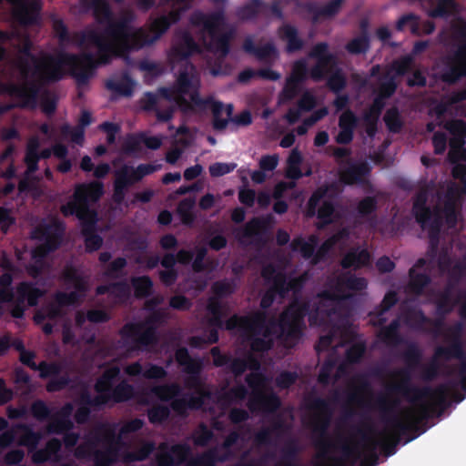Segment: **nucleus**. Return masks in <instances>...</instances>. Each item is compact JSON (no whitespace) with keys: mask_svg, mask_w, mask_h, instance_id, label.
<instances>
[{"mask_svg":"<svg viewBox=\"0 0 466 466\" xmlns=\"http://www.w3.org/2000/svg\"><path fill=\"white\" fill-rule=\"evenodd\" d=\"M32 44L25 41L19 52V73L21 81L9 85L2 81V95L7 93L12 105L2 103V115L11 108L35 109L38 105L41 89L49 84L56 83L65 76L64 66H68L70 75L76 79L77 86H86L88 75L81 66V60H91L89 54L43 53L37 56L31 52ZM5 67L2 65V78Z\"/></svg>","mask_w":466,"mask_h":466,"instance_id":"f257e3e1","label":"nucleus"},{"mask_svg":"<svg viewBox=\"0 0 466 466\" xmlns=\"http://www.w3.org/2000/svg\"><path fill=\"white\" fill-rule=\"evenodd\" d=\"M322 310L317 308L310 312L309 302H291L279 315V319H268L265 311H253L246 316L232 315L226 320L227 330H239L249 341L254 352H267L273 347L270 337L279 329L278 338L284 342L293 343L299 339L305 327V317L309 315L310 324H321L325 319Z\"/></svg>","mask_w":466,"mask_h":466,"instance_id":"f03ea898","label":"nucleus"},{"mask_svg":"<svg viewBox=\"0 0 466 466\" xmlns=\"http://www.w3.org/2000/svg\"><path fill=\"white\" fill-rule=\"evenodd\" d=\"M82 5L92 10L96 23L105 25L102 32L95 28H86L75 34L74 40L81 48L96 47V56L91 52H84L92 56L91 60H81L88 80L95 75L99 66L109 65L113 58H122L124 44L128 36L133 14L125 12L118 19L114 18L113 10L107 0H82Z\"/></svg>","mask_w":466,"mask_h":466,"instance_id":"7ed1b4c3","label":"nucleus"},{"mask_svg":"<svg viewBox=\"0 0 466 466\" xmlns=\"http://www.w3.org/2000/svg\"><path fill=\"white\" fill-rule=\"evenodd\" d=\"M405 368L395 371L400 380L387 387L389 393L400 394L412 404L431 403L434 406L437 416L443 413L447 406L449 387L446 383L436 388L418 387L411 382V372L421 366L422 351L416 343H410L402 353Z\"/></svg>","mask_w":466,"mask_h":466,"instance_id":"20e7f679","label":"nucleus"},{"mask_svg":"<svg viewBox=\"0 0 466 466\" xmlns=\"http://www.w3.org/2000/svg\"><path fill=\"white\" fill-rule=\"evenodd\" d=\"M104 193L103 184L98 181L79 184L76 187L71 198L60 207V212L66 218L75 216L81 223V234L85 239L88 253L98 250L103 238L96 231L98 214L92 204L97 202Z\"/></svg>","mask_w":466,"mask_h":466,"instance_id":"39448f33","label":"nucleus"},{"mask_svg":"<svg viewBox=\"0 0 466 466\" xmlns=\"http://www.w3.org/2000/svg\"><path fill=\"white\" fill-rule=\"evenodd\" d=\"M375 404L382 420L393 430L390 441H379V447H381L386 456H391L396 452V447L401 437H406L409 433L413 432L414 434L408 437L405 441L409 442L420 434L425 432L426 429H420V425L435 415L437 416V413L434 412V406L431 403H422L418 406L416 415H410L406 420L396 414L400 404L399 399H389L385 396H379Z\"/></svg>","mask_w":466,"mask_h":466,"instance_id":"423d86ee","label":"nucleus"},{"mask_svg":"<svg viewBox=\"0 0 466 466\" xmlns=\"http://www.w3.org/2000/svg\"><path fill=\"white\" fill-rule=\"evenodd\" d=\"M189 20L192 25L202 27L201 38L207 51L222 58L229 54L233 32L220 31L226 23L224 6L208 14L201 11L194 12Z\"/></svg>","mask_w":466,"mask_h":466,"instance_id":"0eeeda50","label":"nucleus"},{"mask_svg":"<svg viewBox=\"0 0 466 466\" xmlns=\"http://www.w3.org/2000/svg\"><path fill=\"white\" fill-rule=\"evenodd\" d=\"M308 408L315 412L311 421L314 446L322 458H328L329 454L338 448L336 441L328 432L331 422L332 408L329 401L321 397L310 398ZM336 441L339 442L342 438L339 436Z\"/></svg>","mask_w":466,"mask_h":466,"instance_id":"6e6552de","label":"nucleus"},{"mask_svg":"<svg viewBox=\"0 0 466 466\" xmlns=\"http://www.w3.org/2000/svg\"><path fill=\"white\" fill-rule=\"evenodd\" d=\"M180 17L179 10H172L167 15H162L155 18L149 26V31L152 35L143 27L135 28L130 24L128 36L122 48L124 51L122 58L128 60L132 52L153 45L169 29L171 25L177 23Z\"/></svg>","mask_w":466,"mask_h":466,"instance_id":"1a4fd4ad","label":"nucleus"},{"mask_svg":"<svg viewBox=\"0 0 466 466\" xmlns=\"http://www.w3.org/2000/svg\"><path fill=\"white\" fill-rule=\"evenodd\" d=\"M197 394H184L182 398V388L177 382L165 383L151 387L150 392L159 400L170 402L169 407L179 416H186L188 410H199L209 393L200 387L196 388Z\"/></svg>","mask_w":466,"mask_h":466,"instance_id":"9d476101","label":"nucleus"},{"mask_svg":"<svg viewBox=\"0 0 466 466\" xmlns=\"http://www.w3.org/2000/svg\"><path fill=\"white\" fill-rule=\"evenodd\" d=\"M121 370L118 366H111L106 369L102 374L96 379L94 390L97 394H101L109 402L122 403L130 400L135 396V389L126 380H119Z\"/></svg>","mask_w":466,"mask_h":466,"instance_id":"9b49d317","label":"nucleus"},{"mask_svg":"<svg viewBox=\"0 0 466 466\" xmlns=\"http://www.w3.org/2000/svg\"><path fill=\"white\" fill-rule=\"evenodd\" d=\"M428 194L425 190H420L416 193L412 214L420 227L428 230L431 244L436 246L442 228L443 218L439 208L432 210L427 206Z\"/></svg>","mask_w":466,"mask_h":466,"instance_id":"f8f14e48","label":"nucleus"},{"mask_svg":"<svg viewBox=\"0 0 466 466\" xmlns=\"http://www.w3.org/2000/svg\"><path fill=\"white\" fill-rule=\"evenodd\" d=\"M65 230V224L57 219L37 227L34 231L33 238L43 241V243L32 250L33 260L45 264V258L60 248Z\"/></svg>","mask_w":466,"mask_h":466,"instance_id":"ddd939ff","label":"nucleus"},{"mask_svg":"<svg viewBox=\"0 0 466 466\" xmlns=\"http://www.w3.org/2000/svg\"><path fill=\"white\" fill-rule=\"evenodd\" d=\"M245 380L252 390L248 401V408L251 412L261 410L265 413H274L279 409L281 401L275 392L265 394L261 391L265 385V377L262 373L250 372L246 376Z\"/></svg>","mask_w":466,"mask_h":466,"instance_id":"4468645a","label":"nucleus"},{"mask_svg":"<svg viewBox=\"0 0 466 466\" xmlns=\"http://www.w3.org/2000/svg\"><path fill=\"white\" fill-rule=\"evenodd\" d=\"M240 440H243V436L239 431H232L226 436L220 447L208 449L191 459L187 466H217L218 462H225L232 456L231 448Z\"/></svg>","mask_w":466,"mask_h":466,"instance_id":"2eb2a0df","label":"nucleus"},{"mask_svg":"<svg viewBox=\"0 0 466 466\" xmlns=\"http://www.w3.org/2000/svg\"><path fill=\"white\" fill-rule=\"evenodd\" d=\"M368 286V282L363 277H356L350 273H343L338 276L326 289L319 293V297L323 301L339 302L348 299L344 290L361 291Z\"/></svg>","mask_w":466,"mask_h":466,"instance_id":"dca6fc26","label":"nucleus"},{"mask_svg":"<svg viewBox=\"0 0 466 466\" xmlns=\"http://www.w3.org/2000/svg\"><path fill=\"white\" fill-rule=\"evenodd\" d=\"M11 5L13 21L21 27H31L41 24L43 3L41 0H6Z\"/></svg>","mask_w":466,"mask_h":466,"instance_id":"f3484780","label":"nucleus"},{"mask_svg":"<svg viewBox=\"0 0 466 466\" xmlns=\"http://www.w3.org/2000/svg\"><path fill=\"white\" fill-rule=\"evenodd\" d=\"M309 57L316 60V64L309 71L310 77L316 82L325 79L329 73L339 68L337 56L329 52V44L326 42L314 45Z\"/></svg>","mask_w":466,"mask_h":466,"instance_id":"a211bd4d","label":"nucleus"},{"mask_svg":"<svg viewBox=\"0 0 466 466\" xmlns=\"http://www.w3.org/2000/svg\"><path fill=\"white\" fill-rule=\"evenodd\" d=\"M463 324L457 321L447 329V339L450 344L446 347L439 346L434 350V358H441L446 360L457 359L459 360L466 359L464 344L462 340Z\"/></svg>","mask_w":466,"mask_h":466,"instance_id":"6ab92c4d","label":"nucleus"},{"mask_svg":"<svg viewBox=\"0 0 466 466\" xmlns=\"http://www.w3.org/2000/svg\"><path fill=\"white\" fill-rule=\"evenodd\" d=\"M202 48L196 42L191 33L186 29L175 31L169 57L175 61H186L194 54H201Z\"/></svg>","mask_w":466,"mask_h":466,"instance_id":"aec40b11","label":"nucleus"},{"mask_svg":"<svg viewBox=\"0 0 466 466\" xmlns=\"http://www.w3.org/2000/svg\"><path fill=\"white\" fill-rule=\"evenodd\" d=\"M160 452L156 456L157 466H179L191 454V448L187 443H177L170 447L165 442L159 445Z\"/></svg>","mask_w":466,"mask_h":466,"instance_id":"412c9836","label":"nucleus"},{"mask_svg":"<svg viewBox=\"0 0 466 466\" xmlns=\"http://www.w3.org/2000/svg\"><path fill=\"white\" fill-rule=\"evenodd\" d=\"M195 66L190 62H186L185 66L179 70L177 78L175 84V93L178 96V101L181 104L188 105L185 98L194 87L198 86V80L195 81Z\"/></svg>","mask_w":466,"mask_h":466,"instance_id":"4be33fe9","label":"nucleus"},{"mask_svg":"<svg viewBox=\"0 0 466 466\" xmlns=\"http://www.w3.org/2000/svg\"><path fill=\"white\" fill-rule=\"evenodd\" d=\"M344 2L345 0H330L319 6L317 2L307 1L299 4V6L311 15L313 23H317L320 18H331L338 15Z\"/></svg>","mask_w":466,"mask_h":466,"instance_id":"5701e85b","label":"nucleus"},{"mask_svg":"<svg viewBox=\"0 0 466 466\" xmlns=\"http://www.w3.org/2000/svg\"><path fill=\"white\" fill-rule=\"evenodd\" d=\"M371 167L367 161L359 163L349 162L348 166L339 172V181L348 186L363 184L370 175Z\"/></svg>","mask_w":466,"mask_h":466,"instance_id":"b1692460","label":"nucleus"},{"mask_svg":"<svg viewBox=\"0 0 466 466\" xmlns=\"http://www.w3.org/2000/svg\"><path fill=\"white\" fill-rule=\"evenodd\" d=\"M175 358L178 365L184 367L185 372L191 375L187 381V386L198 388L200 386L198 374L201 370V361L192 359L186 347L178 348L175 352Z\"/></svg>","mask_w":466,"mask_h":466,"instance_id":"393cba45","label":"nucleus"},{"mask_svg":"<svg viewBox=\"0 0 466 466\" xmlns=\"http://www.w3.org/2000/svg\"><path fill=\"white\" fill-rule=\"evenodd\" d=\"M142 325L127 323L121 329L120 334L124 339H131L137 347L149 346L157 342L156 330L153 327L141 331Z\"/></svg>","mask_w":466,"mask_h":466,"instance_id":"a878e982","label":"nucleus"},{"mask_svg":"<svg viewBox=\"0 0 466 466\" xmlns=\"http://www.w3.org/2000/svg\"><path fill=\"white\" fill-rule=\"evenodd\" d=\"M260 274L263 279H269L271 277H274L276 279L278 278H282L284 280L283 286L284 289H286L285 297L289 294V291H300L305 283V279L303 277H297L289 279L286 273L279 270L273 263H268L264 265L261 268Z\"/></svg>","mask_w":466,"mask_h":466,"instance_id":"bb28decb","label":"nucleus"},{"mask_svg":"<svg viewBox=\"0 0 466 466\" xmlns=\"http://www.w3.org/2000/svg\"><path fill=\"white\" fill-rule=\"evenodd\" d=\"M242 48L246 53L256 56L260 62L268 63L271 58H276L279 56L278 49L272 42H268L262 46H257L251 36L245 38Z\"/></svg>","mask_w":466,"mask_h":466,"instance_id":"cd10ccee","label":"nucleus"},{"mask_svg":"<svg viewBox=\"0 0 466 466\" xmlns=\"http://www.w3.org/2000/svg\"><path fill=\"white\" fill-rule=\"evenodd\" d=\"M400 319L396 318L387 326H383L377 332L378 339L389 347H397L404 343L400 331Z\"/></svg>","mask_w":466,"mask_h":466,"instance_id":"c85d7f7f","label":"nucleus"},{"mask_svg":"<svg viewBox=\"0 0 466 466\" xmlns=\"http://www.w3.org/2000/svg\"><path fill=\"white\" fill-rule=\"evenodd\" d=\"M350 238V230L347 228H342L336 233L331 235L319 248L315 251V255L312 259V264L316 265L320 261L324 260L329 251L339 243L347 240Z\"/></svg>","mask_w":466,"mask_h":466,"instance_id":"c756f323","label":"nucleus"},{"mask_svg":"<svg viewBox=\"0 0 466 466\" xmlns=\"http://www.w3.org/2000/svg\"><path fill=\"white\" fill-rule=\"evenodd\" d=\"M267 285H269L268 289L264 292L260 299L261 311H265L269 309L274 303L276 297L279 296L281 299L285 298L284 280L282 278L271 277L269 279H264Z\"/></svg>","mask_w":466,"mask_h":466,"instance_id":"7c9ffc66","label":"nucleus"},{"mask_svg":"<svg viewBox=\"0 0 466 466\" xmlns=\"http://www.w3.org/2000/svg\"><path fill=\"white\" fill-rule=\"evenodd\" d=\"M279 37L286 41V52L293 54L302 50L305 41L299 36V30L295 25L285 24L279 29Z\"/></svg>","mask_w":466,"mask_h":466,"instance_id":"2f4dec72","label":"nucleus"},{"mask_svg":"<svg viewBox=\"0 0 466 466\" xmlns=\"http://www.w3.org/2000/svg\"><path fill=\"white\" fill-rule=\"evenodd\" d=\"M357 432L364 442V448L368 452L363 458L361 453V457L359 460L360 461V466H377L379 463V455L377 453L380 445L379 440L368 434L361 428H358Z\"/></svg>","mask_w":466,"mask_h":466,"instance_id":"473e14b6","label":"nucleus"},{"mask_svg":"<svg viewBox=\"0 0 466 466\" xmlns=\"http://www.w3.org/2000/svg\"><path fill=\"white\" fill-rule=\"evenodd\" d=\"M91 434L96 444L104 442L107 447L117 448V451L123 445V434H116L115 428L112 426L101 424L97 426Z\"/></svg>","mask_w":466,"mask_h":466,"instance_id":"72a5a7b5","label":"nucleus"},{"mask_svg":"<svg viewBox=\"0 0 466 466\" xmlns=\"http://www.w3.org/2000/svg\"><path fill=\"white\" fill-rule=\"evenodd\" d=\"M340 192L341 188L337 181H332L331 183L318 187L309 198L308 215L311 217L316 214V208H318V206L322 198L328 196L331 197L339 195Z\"/></svg>","mask_w":466,"mask_h":466,"instance_id":"f704fd0d","label":"nucleus"},{"mask_svg":"<svg viewBox=\"0 0 466 466\" xmlns=\"http://www.w3.org/2000/svg\"><path fill=\"white\" fill-rule=\"evenodd\" d=\"M370 262V254L366 248H352L349 250L340 261L343 268H361Z\"/></svg>","mask_w":466,"mask_h":466,"instance_id":"c9c22d12","label":"nucleus"},{"mask_svg":"<svg viewBox=\"0 0 466 466\" xmlns=\"http://www.w3.org/2000/svg\"><path fill=\"white\" fill-rule=\"evenodd\" d=\"M44 292L35 284L30 282H22L16 288L15 300L22 304H27L29 307L36 306L39 299Z\"/></svg>","mask_w":466,"mask_h":466,"instance_id":"e433bc0d","label":"nucleus"},{"mask_svg":"<svg viewBox=\"0 0 466 466\" xmlns=\"http://www.w3.org/2000/svg\"><path fill=\"white\" fill-rule=\"evenodd\" d=\"M268 4L262 0H249L235 10V16L241 22L256 19L259 14L266 11Z\"/></svg>","mask_w":466,"mask_h":466,"instance_id":"4c0bfd02","label":"nucleus"},{"mask_svg":"<svg viewBox=\"0 0 466 466\" xmlns=\"http://www.w3.org/2000/svg\"><path fill=\"white\" fill-rule=\"evenodd\" d=\"M454 286L449 282L438 294V298L436 299V312L438 315L441 316V318H444L448 314H450L456 304L458 303V300L453 299L452 298V290Z\"/></svg>","mask_w":466,"mask_h":466,"instance_id":"58836bf2","label":"nucleus"},{"mask_svg":"<svg viewBox=\"0 0 466 466\" xmlns=\"http://www.w3.org/2000/svg\"><path fill=\"white\" fill-rule=\"evenodd\" d=\"M341 456L331 458L329 466H355L361 457L357 446H350L346 441L340 446Z\"/></svg>","mask_w":466,"mask_h":466,"instance_id":"ea45409f","label":"nucleus"},{"mask_svg":"<svg viewBox=\"0 0 466 466\" xmlns=\"http://www.w3.org/2000/svg\"><path fill=\"white\" fill-rule=\"evenodd\" d=\"M341 456L331 458L329 466H355L361 457L357 446H350L346 441L340 446Z\"/></svg>","mask_w":466,"mask_h":466,"instance_id":"a19ab883","label":"nucleus"},{"mask_svg":"<svg viewBox=\"0 0 466 466\" xmlns=\"http://www.w3.org/2000/svg\"><path fill=\"white\" fill-rule=\"evenodd\" d=\"M361 28H362L361 34L360 35L352 38L345 46V49L350 55L366 54L370 47V40L369 33L367 31V23L366 22L361 23Z\"/></svg>","mask_w":466,"mask_h":466,"instance_id":"79ce46f5","label":"nucleus"},{"mask_svg":"<svg viewBox=\"0 0 466 466\" xmlns=\"http://www.w3.org/2000/svg\"><path fill=\"white\" fill-rule=\"evenodd\" d=\"M135 82L128 75L124 73L119 80L108 79L106 87L120 96L129 97L133 95Z\"/></svg>","mask_w":466,"mask_h":466,"instance_id":"37998d69","label":"nucleus"},{"mask_svg":"<svg viewBox=\"0 0 466 466\" xmlns=\"http://www.w3.org/2000/svg\"><path fill=\"white\" fill-rule=\"evenodd\" d=\"M463 76H466V67L461 66L458 62L449 60L448 56L446 59V67L441 74V81L448 85H454Z\"/></svg>","mask_w":466,"mask_h":466,"instance_id":"c03bdc74","label":"nucleus"},{"mask_svg":"<svg viewBox=\"0 0 466 466\" xmlns=\"http://www.w3.org/2000/svg\"><path fill=\"white\" fill-rule=\"evenodd\" d=\"M409 289L411 293L420 296L423 293L424 289L431 282V279L427 273H418L414 267L409 270Z\"/></svg>","mask_w":466,"mask_h":466,"instance_id":"a18cd8bd","label":"nucleus"},{"mask_svg":"<svg viewBox=\"0 0 466 466\" xmlns=\"http://www.w3.org/2000/svg\"><path fill=\"white\" fill-rule=\"evenodd\" d=\"M156 450V443L152 441H144L140 446L133 451H128L124 456L126 462L143 461Z\"/></svg>","mask_w":466,"mask_h":466,"instance_id":"49530a36","label":"nucleus"},{"mask_svg":"<svg viewBox=\"0 0 466 466\" xmlns=\"http://www.w3.org/2000/svg\"><path fill=\"white\" fill-rule=\"evenodd\" d=\"M433 7L429 11V16L432 18H447L451 16L456 7L454 1L429 0Z\"/></svg>","mask_w":466,"mask_h":466,"instance_id":"de8ad7c7","label":"nucleus"},{"mask_svg":"<svg viewBox=\"0 0 466 466\" xmlns=\"http://www.w3.org/2000/svg\"><path fill=\"white\" fill-rule=\"evenodd\" d=\"M171 410L169 406L160 403L154 404L147 411L148 421L153 425H161L169 419Z\"/></svg>","mask_w":466,"mask_h":466,"instance_id":"09e8293b","label":"nucleus"},{"mask_svg":"<svg viewBox=\"0 0 466 466\" xmlns=\"http://www.w3.org/2000/svg\"><path fill=\"white\" fill-rule=\"evenodd\" d=\"M131 284L137 299L147 298L153 293V281L148 276L133 277Z\"/></svg>","mask_w":466,"mask_h":466,"instance_id":"8fccbe9b","label":"nucleus"},{"mask_svg":"<svg viewBox=\"0 0 466 466\" xmlns=\"http://www.w3.org/2000/svg\"><path fill=\"white\" fill-rule=\"evenodd\" d=\"M76 403L77 405H84L96 410H101L103 407L107 405V400L103 395H99L97 393L96 396L92 397L89 390L86 388H84L79 393Z\"/></svg>","mask_w":466,"mask_h":466,"instance_id":"3c124183","label":"nucleus"},{"mask_svg":"<svg viewBox=\"0 0 466 466\" xmlns=\"http://www.w3.org/2000/svg\"><path fill=\"white\" fill-rule=\"evenodd\" d=\"M214 438V432L204 422L199 423L191 434L196 447H207Z\"/></svg>","mask_w":466,"mask_h":466,"instance_id":"603ef678","label":"nucleus"},{"mask_svg":"<svg viewBox=\"0 0 466 466\" xmlns=\"http://www.w3.org/2000/svg\"><path fill=\"white\" fill-rule=\"evenodd\" d=\"M41 439V434L35 431L27 425L21 426V433L18 437V443L22 446L27 447L30 451L35 450Z\"/></svg>","mask_w":466,"mask_h":466,"instance_id":"864d4df0","label":"nucleus"},{"mask_svg":"<svg viewBox=\"0 0 466 466\" xmlns=\"http://www.w3.org/2000/svg\"><path fill=\"white\" fill-rule=\"evenodd\" d=\"M317 218L319 219L318 228H324L333 222L335 205L329 200H325L317 209Z\"/></svg>","mask_w":466,"mask_h":466,"instance_id":"5fc2aeb1","label":"nucleus"},{"mask_svg":"<svg viewBox=\"0 0 466 466\" xmlns=\"http://www.w3.org/2000/svg\"><path fill=\"white\" fill-rule=\"evenodd\" d=\"M237 283L234 279H222L214 282L211 286L212 293L218 299L229 297L235 293Z\"/></svg>","mask_w":466,"mask_h":466,"instance_id":"6e6d98bb","label":"nucleus"},{"mask_svg":"<svg viewBox=\"0 0 466 466\" xmlns=\"http://www.w3.org/2000/svg\"><path fill=\"white\" fill-rule=\"evenodd\" d=\"M117 303H126L131 297V288L126 279L111 283V296Z\"/></svg>","mask_w":466,"mask_h":466,"instance_id":"4d7b16f0","label":"nucleus"},{"mask_svg":"<svg viewBox=\"0 0 466 466\" xmlns=\"http://www.w3.org/2000/svg\"><path fill=\"white\" fill-rule=\"evenodd\" d=\"M46 431L52 434H63L66 431H71L74 428V423L71 420H64L56 415H51Z\"/></svg>","mask_w":466,"mask_h":466,"instance_id":"13d9d810","label":"nucleus"},{"mask_svg":"<svg viewBox=\"0 0 466 466\" xmlns=\"http://www.w3.org/2000/svg\"><path fill=\"white\" fill-rule=\"evenodd\" d=\"M383 120L387 128L391 133H399L402 128L403 122L396 106H392L386 111Z\"/></svg>","mask_w":466,"mask_h":466,"instance_id":"bf43d9fd","label":"nucleus"},{"mask_svg":"<svg viewBox=\"0 0 466 466\" xmlns=\"http://www.w3.org/2000/svg\"><path fill=\"white\" fill-rule=\"evenodd\" d=\"M457 35L461 40V43L458 46L453 56H449V60L458 62L461 66L466 67V24L458 29Z\"/></svg>","mask_w":466,"mask_h":466,"instance_id":"052dcab7","label":"nucleus"},{"mask_svg":"<svg viewBox=\"0 0 466 466\" xmlns=\"http://www.w3.org/2000/svg\"><path fill=\"white\" fill-rule=\"evenodd\" d=\"M327 77V86L334 94H339L347 86V79L341 69L337 68Z\"/></svg>","mask_w":466,"mask_h":466,"instance_id":"680f3d73","label":"nucleus"},{"mask_svg":"<svg viewBox=\"0 0 466 466\" xmlns=\"http://www.w3.org/2000/svg\"><path fill=\"white\" fill-rule=\"evenodd\" d=\"M302 85L303 83L298 82L288 76L280 93V99L283 102H289L293 100L301 92Z\"/></svg>","mask_w":466,"mask_h":466,"instance_id":"e2e57ef3","label":"nucleus"},{"mask_svg":"<svg viewBox=\"0 0 466 466\" xmlns=\"http://www.w3.org/2000/svg\"><path fill=\"white\" fill-rule=\"evenodd\" d=\"M95 466H112L118 455L117 448L106 447L104 451H95Z\"/></svg>","mask_w":466,"mask_h":466,"instance_id":"0e129e2a","label":"nucleus"},{"mask_svg":"<svg viewBox=\"0 0 466 466\" xmlns=\"http://www.w3.org/2000/svg\"><path fill=\"white\" fill-rule=\"evenodd\" d=\"M134 170V167L124 165L116 172L115 182L128 187L138 182L137 179H135L136 174Z\"/></svg>","mask_w":466,"mask_h":466,"instance_id":"69168bd1","label":"nucleus"},{"mask_svg":"<svg viewBox=\"0 0 466 466\" xmlns=\"http://www.w3.org/2000/svg\"><path fill=\"white\" fill-rule=\"evenodd\" d=\"M62 365L57 361L47 362L42 360L38 363L36 370L39 371V377L43 380L52 379L53 377L58 376L62 371Z\"/></svg>","mask_w":466,"mask_h":466,"instance_id":"338daca9","label":"nucleus"},{"mask_svg":"<svg viewBox=\"0 0 466 466\" xmlns=\"http://www.w3.org/2000/svg\"><path fill=\"white\" fill-rule=\"evenodd\" d=\"M444 127L455 137H457L462 144L466 138V123L461 119H452L447 121Z\"/></svg>","mask_w":466,"mask_h":466,"instance_id":"774afa93","label":"nucleus"}]
</instances>
